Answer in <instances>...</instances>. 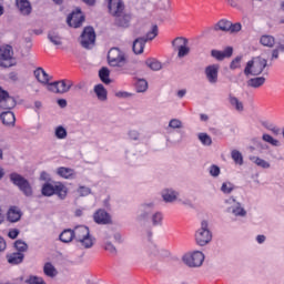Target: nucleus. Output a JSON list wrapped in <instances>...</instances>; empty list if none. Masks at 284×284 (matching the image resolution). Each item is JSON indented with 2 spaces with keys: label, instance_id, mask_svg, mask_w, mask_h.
<instances>
[{
  "label": "nucleus",
  "instance_id": "f257e3e1",
  "mask_svg": "<svg viewBox=\"0 0 284 284\" xmlns=\"http://www.w3.org/2000/svg\"><path fill=\"white\" fill-rule=\"evenodd\" d=\"M17 105V100L10 97L8 91L0 88V110H7L0 114V119L3 125H14L17 119L14 113L11 111Z\"/></svg>",
  "mask_w": 284,
  "mask_h": 284
},
{
  "label": "nucleus",
  "instance_id": "f03ea898",
  "mask_svg": "<svg viewBox=\"0 0 284 284\" xmlns=\"http://www.w3.org/2000/svg\"><path fill=\"white\" fill-rule=\"evenodd\" d=\"M75 245L80 250H92L97 243V239L90 233V227L85 225L75 226Z\"/></svg>",
  "mask_w": 284,
  "mask_h": 284
},
{
  "label": "nucleus",
  "instance_id": "7ed1b4c3",
  "mask_svg": "<svg viewBox=\"0 0 284 284\" xmlns=\"http://www.w3.org/2000/svg\"><path fill=\"white\" fill-rule=\"evenodd\" d=\"M266 67L267 60L261 55L256 57L246 63L244 74L246 77H250V74H252L253 77H258V74H263V70H265Z\"/></svg>",
  "mask_w": 284,
  "mask_h": 284
},
{
  "label": "nucleus",
  "instance_id": "20e7f679",
  "mask_svg": "<svg viewBox=\"0 0 284 284\" xmlns=\"http://www.w3.org/2000/svg\"><path fill=\"white\" fill-rule=\"evenodd\" d=\"M195 242L200 247H205L212 242V231H210V223L207 220H203L200 227L195 232Z\"/></svg>",
  "mask_w": 284,
  "mask_h": 284
},
{
  "label": "nucleus",
  "instance_id": "39448f33",
  "mask_svg": "<svg viewBox=\"0 0 284 284\" xmlns=\"http://www.w3.org/2000/svg\"><path fill=\"white\" fill-rule=\"evenodd\" d=\"M11 183L16 185L24 194V196H32V185L30 182L19 173H11L9 176Z\"/></svg>",
  "mask_w": 284,
  "mask_h": 284
},
{
  "label": "nucleus",
  "instance_id": "423d86ee",
  "mask_svg": "<svg viewBox=\"0 0 284 284\" xmlns=\"http://www.w3.org/2000/svg\"><path fill=\"white\" fill-rule=\"evenodd\" d=\"M182 261L187 267H201L203 261H205V254L201 251H194L192 253H186L183 255Z\"/></svg>",
  "mask_w": 284,
  "mask_h": 284
},
{
  "label": "nucleus",
  "instance_id": "0eeeda50",
  "mask_svg": "<svg viewBox=\"0 0 284 284\" xmlns=\"http://www.w3.org/2000/svg\"><path fill=\"white\" fill-rule=\"evenodd\" d=\"M108 62L112 68H121L125 65V54L119 48H112L108 53Z\"/></svg>",
  "mask_w": 284,
  "mask_h": 284
},
{
  "label": "nucleus",
  "instance_id": "6e6552de",
  "mask_svg": "<svg viewBox=\"0 0 284 284\" xmlns=\"http://www.w3.org/2000/svg\"><path fill=\"white\" fill-rule=\"evenodd\" d=\"M14 52L10 45H4L0 48V67L1 68H12L14 65Z\"/></svg>",
  "mask_w": 284,
  "mask_h": 284
},
{
  "label": "nucleus",
  "instance_id": "1a4fd4ad",
  "mask_svg": "<svg viewBox=\"0 0 284 284\" xmlns=\"http://www.w3.org/2000/svg\"><path fill=\"white\" fill-rule=\"evenodd\" d=\"M187 38L178 37L172 41L173 50H178V58L183 59L190 54V47H187Z\"/></svg>",
  "mask_w": 284,
  "mask_h": 284
},
{
  "label": "nucleus",
  "instance_id": "9d476101",
  "mask_svg": "<svg viewBox=\"0 0 284 284\" xmlns=\"http://www.w3.org/2000/svg\"><path fill=\"white\" fill-rule=\"evenodd\" d=\"M94 41H97V33H94V28L92 27L84 28L81 34V40H80L82 48L90 50V48L94 47Z\"/></svg>",
  "mask_w": 284,
  "mask_h": 284
},
{
  "label": "nucleus",
  "instance_id": "9b49d317",
  "mask_svg": "<svg viewBox=\"0 0 284 284\" xmlns=\"http://www.w3.org/2000/svg\"><path fill=\"white\" fill-rule=\"evenodd\" d=\"M47 88L49 92H54L55 94H65V92H70L72 82L70 80H61L58 82L49 83Z\"/></svg>",
  "mask_w": 284,
  "mask_h": 284
},
{
  "label": "nucleus",
  "instance_id": "f8f14e48",
  "mask_svg": "<svg viewBox=\"0 0 284 284\" xmlns=\"http://www.w3.org/2000/svg\"><path fill=\"white\" fill-rule=\"evenodd\" d=\"M145 36L143 37V43L154 41L159 37V26L153 22L144 23Z\"/></svg>",
  "mask_w": 284,
  "mask_h": 284
},
{
  "label": "nucleus",
  "instance_id": "ddd939ff",
  "mask_svg": "<svg viewBox=\"0 0 284 284\" xmlns=\"http://www.w3.org/2000/svg\"><path fill=\"white\" fill-rule=\"evenodd\" d=\"M83 21H85V18L81 13V9H77L67 18V23L70 28H81Z\"/></svg>",
  "mask_w": 284,
  "mask_h": 284
},
{
  "label": "nucleus",
  "instance_id": "4468645a",
  "mask_svg": "<svg viewBox=\"0 0 284 284\" xmlns=\"http://www.w3.org/2000/svg\"><path fill=\"white\" fill-rule=\"evenodd\" d=\"M93 221L98 225H110L112 223V216L103 209H99L93 214Z\"/></svg>",
  "mask_w": 284,
  "mask_h": 284
},
{
  "label": "nucleus",
  "instance_id": "2eb2a0df",
  "mask_svg": "<svg viewBox=\"0 0 284 284\" xmlns=\"http://www.w3.org/2000/svg\"><path fill=\"white\" fill-rule=\"evenodd\" d=\"M109 1V12L113 17H123V1L122 0H108Z\"/></svg>",
  "mask_w": 284,
  "mask_h": 284
},
{
  "label": "nucleus",
  "instance_id": "dca6fc26",
  "mask_svg": "<svg viewBox=\"0 0 284 284\" xmlns=\"http://www.w3.org/2000/svg\"><path fill=\"white\" fill-rule=\"evenodd\" d=\"M219 64H211L205 68L204 72L209 83L214 84L219 82Z\"/></svg>",
  "mask_w": 284,
  "mask_h": 284
},
{
  "label": "nucleus",
  "instance_id": "f3484780",
  "mask_svg": "<svg viewBox=\"0 0 284 284\" xmlns=\"http://www.w3.org/2000/svg\"><path fill=\"white\" fill-rule=\"evenodd\" d=\"M179 191L170 187H166L161 192L164 203H176V201H179Z\"/></svg>",
  "mask_w": 284,
  "mask_h": 284
},
{
  "label": "nucleus",
  "instance_id": "a211bd4d",
  "mask_svg": "<svg viewBox=\"0 0 284 284\" xmlns=\"http://www.w3.org/2000/svg\"><path fill=\"white\" fill-rule=\"evenodd\" d=\"M232 54H234V48L232 47H226L224 51H219L216 49H213L211 51V57H213V59H216V61H224L225 59H230Z\"/></svg>",
  "mask_w": 284,
  "mask_h": 284
},
{
  "label": "nucleus",
  "instance_id": "6ab92c4d",
  "mask_svg": "<svg viewBox=\"0 0 284 284\" xmlns=\"http://www.w3.org/2000/svg\"><path fill=\"white\" fill-rule=\"evenodd\" d=\"M23 216V212L18 206H11L7 212V221L9 223H19L21 217Z\"/></svg>",
  "mask_w": 284,
  "mask_h": 284
},
{
  "label": "nucleus",
  "instance_id": "aec40b11",
  "mask_svg": "<svg viewBox=\"0 0 284 284\" xmlns=\"http://www.w3.org/2000/svg\"><path fill=\"white\" fill-rule=\"evenodd\" d=\"M16 6L23 17L32 14V4L28 0H16Z\"/></svg>",
  "mask_w": 284,
  "mask_h": 284
},
{
  "label": "nucleus",
  "instance_id": "412c9836",
  "mask_svg": "<svg viewBox=\"0 0 284 284\" xmlns=\"http://www.w3.org/2000/svg\"><path fill=\"white\" fill-rule=\"evenodd\" d=\"M75 237H77V227H74L73 230L65 229L60 233L59 241H61V243H72V241H75Z\"/></svg>",
  "mask_w": 284,
  "mask_h": 284
},
{
  "label": "nucleus",
  "instance_id": "4be33fe9",
  "mask_svg": "<svg viewBox=\"0 0 284 284\" xmlns=\"http://www.w3.org/2000/svg\"><path fill=\"white\" fill-rule=\"evenodd\" d=\"M54 195L61 201H65L68 197V186L63 182H54Z\"/></svg>",
  "mask_w": 284,
  "mask_h": 284
},
{
  "label": "nucleus",
  "instance_id": "5701e85b",
  "mask_svg": "<svg viewBox=\"0 0 284 284\" xmlns=\"http://www.w3.org/2000/svg\"><path fill=\"white\" fill-rule=\"evenodd\" d=\"M37 81L42 83V85H50V75L43 70V68H38L33 72Z\"/></svg>",
  "mask_w": 284,
  "mask_h": 284
},
{
  "label": "nucleus",
  "instance_id": "b1692460",
  "mask_svg": "<svg viewBox=\"0 0 284 284\" xmlns=\"http://www.w3.org/2000/svg\"><path fill=\"white\" fill-rule=\"evenodd\" d=\"M126 136H128V140L131 142V143H141V139L143 136V133L141 131V129H130L126 133Z\"/></svg>",
  "mask_w": 284,
  "mask_h": 284
},
{
  "label": "nucleus",
  "instance_id": "393cba45",
  "mask_svg": "<svg viewBox=\"0 0 284 284\" xmlns=\"http://www.w3.org/2000/svg\"><path fill=\"white\" fill-rule=\"evenodd\" d=\"M58 176H61V179L72 180L77 178V173L73 169L60 166L57 169Z\"/></svg>",
  "mask_w": 284,
  "mask_h": 284
},
{
  "label": "nucleus",
  "instance_id": "a878e982",
  "mask_svg": "<svg viewBox=\"0 0 284 284\" xmlns=\"http://www.w3.org/2000/svg\"><path fill=\"white\" fill-rule=\"evenodd\" d=\"M226 203H235V207H233L232 210V214H234V216H247V211H245V209H243L240 204V202H236V199L234 197H230Z\"/></svg>",
  "mask_w": 284,
  "mask_h": 284
},
{
  "label": "nucleus",
  "instance_id": "bb28decb",
  "mask_svg": "<svg viewBox=\"0 0 284 284\" xmlns=\"http://www.w3.org/2000/svg\"><path fill=\"white\" fill-rule=\"evenodd\" d=\"M149 222L151 223L152 227H161L163 225V213L156 211L155 213L149 216Z\"/></svg>",
  "mask_w": 284,
  "mask_h": 284
},
{
  "label": "nucleus",
  "instance_id": "cd10ccee",
  "mask_svg": "<svg viewBox=\"0 0 284 284\" xmlns=\"http://www.w3.org/2000/svg\"><path fill=\"white\" fill-rule=\"evenodd\" d=\"M43 274L49 278H54V276L59 274V271H57V267H54V264H52L51 262H45L43 265Z\"/></svg>",
  "mask_w": 284,
  "mask_h": 284
},
{
  "label": "nucleus",
  "instance_id": "c85d7f7f",
  "mask_svg": "<svg viewBox=\"0 0 284 284\" xmlns=\"http://www.w3.org/2000/svg\"><path fill=\"white\" fill-rule=\"evenodd\" d=\"M23 253L16 252L7 255V261L10 265H20V263H23Z\"/></svg>",
  "mask_w": 284,
  "mask_h": 284
},
{
  "label": "nucleus",
  "instance_id": "c756f323",
  "mask_svg": "<svg viewBox=\"0 0 284 284\" xmlns=\"http://www.w3.org/2000/svg\"><path fill=\"white\" fill-rule=\"evenodd\" d=\"M94 92L99 101H108V90H105V87H103V84L95 85Z\"/></svg>",
  "mask_w": 284,
  "mask_h": 284
},
{
  "label": "nucleus",
  "instance_id": "7c9ffc66",
  "mask_svg": "<svg viewBox=\"0 0 284 284\" xmlns=\"http://www.w3.org/2000/svg\"><path fill=\"white\" fill-rule=\"evenodd\" d=\"M230 28H232V22L230 20H220L215 26V32L221 30L222 32H230Z\"/></svg>",
  "mask_w": 284,
  "mask_h": 284
},
{
  "label": "nucleus",
  "instance_id": "2f4dec72",
  "mask_svg": "<svg viewBox=\"0 0 284 284\" xmlns=\"http://www.w3.org/2000/svg\"><path fill=\"white\" fill-rule=\"evenodd\" d=\"M54 182H45L42 185L41 192L43 196H54Z\"/></svg>",
  "mask_w": 284,
  "mask_h": 284
},
{
  "label": "nucleus",
  "instance_id": "473e14b6",
  "mask_svg": "<svg viewBox=\"0 0 284 284\" xmlns=\"http://www.w3.org/2000/svg\"><path fill=\"white\" fill-rule=\"evenodd\" d=\"M229 103L232 105V108H234L237 112H243L244 106H243V102H241L239 100V98L230 94L229 95Z\"/></svg>",
  "mask_w": 284,
  "mask_h": 284
},
{
  "label": "nucleus",
  "instance_id": "72a5a7b5",
  "mask_svg": "<svg viewBox=\"0 0 284 284\" xmlns=\"http://www.w3.org/2000/svg\"><path fill=\"white\" fill-rule=\"evenodd\" d=\"M54 136L59 141H63V140L68 139V130L64 129L63 125H58L54 129Z\"/></svg>",
  "mask_w": 284,
  "mask_h": 284
},
{
  "label": "nucleus",
  "instance_id": "f704fd0d",
  "mask_svg": "<svg viewBox=\"0 0 284 284\" xmlns=\"http://www.w3.org/2000/svg\"><path fill=\"white\" fill-rule=\"evenodd\" d=\"M99 78L102 81V83H105L106 85L112 82V80H110V70L108 68H105V67L100 69Z\"/></svg>",
  "mask_w": 284,
  "mask_h": 284
},
{
  "label": "nucleus",
  "instance_id": "c9c22d12",
  "mask_svg": "<svg viewBox=\"0 0 284 284\" xmlns=\"http://www.w3.org/2000/svg\"><path fill=\"white\" fill-rule=\"evenodd\" d=\"M265 84L264 77L252 78L247 81L248 88H261V85Z\"/></svg>",
  "mask_w": 284,
  "mask_h": 284
},
{
  "label": "nucleus",
  "instance_id": "e433bc0d",
  "mask_svg": "<svg viewBox=\"0 0 284 284\" xmlns=\"http://www.w3.org/2000/svg\"><path fill=\"white\" fill-rule=\"evenodd\" d=\"M75 196L83 197V196H90L92 194V189L80 185L78 189L74 191Z\"/></svg>",
  "mask_w": 284,
  "mask_h": 284
},
{
  "label": "nucleus",
  "instance_id": "4c0bfd02",
  "mask_svg": "<svg viewBox=\"0 0 284 284\" xmlns=\"http://www.w3.org/2000/svg\"><path fill=\"white\" fill-rule=\"evenodd\" d=\"M132 50L134 54H143V38H138L134 40Z\"/></svg>",
  "mask_w": 284,
  "mask_h": 284
},
{
  "label": "nucleus",
  "instance_id": "58836bf2",
  "mask_svg": "<svg viewBox=\"0 0 284 284\" xmlns=\"http://www.w3.org/2000/svg\"><path fill=\"white\" fill-rule=\"evenodd\" d=\"M48 39L51 43H53V45H61L62 43L61 36H59V32L57 31H50L48 33Z\"/></svg>",
  "mask_w": 284,
  "mask_h": 284
},
{
  "label": "nucleus",
  "instance_id": "ea45409f",
  "mask_svg": "<svg viewBox=\"0 0 284 284\" xmlns=\"http://www.w3.org/2000/svg\"><path fill=\"white\" fill-rule=\"evenodd\" d=\"M145 64L148 65V68H150V70H153L155 72L163 68V64H161V62L156 59H149L146 60Z\"/></svg>",
  "mask_w": 284,
  "mask_h": 284
},
{
  "label": "nucleus",
  "instance_id": "a19ab883",
  "mask_svg": "<svg viewBox=\"0 0 284 284\" xmlns=\"http://www.w3.org/2000/svg\"><path fill=\"white\" fill-rule=\"evenodd\" d=\"M260 43H262V45H265L266 48H274V37L272 36H262L260 39Z\"/></svg>",
  "mask_w": 284,
  "mask_h": 284
},
{
  "label": "nucleus",
  "instance_id": "79ce46f5",
  "mask_svg": "<svg viewBox=\"0 0 284 284\" xmlns=\"http://www.w3.org/2000/svg\"><path fill=\"white\" fill-rule=\"evenodd\" d=\"M231 156L235 165H243V154L239 150H233Z\"/></svg>",
  "mask_w": 284,
  "mask_h": 284
},
{
  "label": "nucleus",
  "instance_id": "37998d69",
  "mask_svg": "<svg viewBox=\"0 0 284 284\" xmlns=\"http://www.w3.org/2000/svg\"><path fill=\"white\" fill-rule=\"evenodd\" d=\"M126 161L130 165H134L141 161V151L139 153L126 154Z\"/></svg>",
  "mask_w": 284,
  "mask_h": 284
},
{
  "label": "nucleus",
  "instance_id": "c03bdc74",
  "mask_svg": "<svg viewBox=\"0 0 284 284\" xmlns=\"http://www.w3.org/2000/svg\"><path fill=\"white\" fill-rule=\"evenodd\" d=\"M14 247L18 251V253H20V254H21V252H28V244L22 240L16 241Z\"/></svg>",
  "mask_w": 284,
  "mask_h": 284
},
{
  "label": "nucleus",
  "instance_id": "a18cd8bd",
  "mask_svg": "<svg viewBox=\"0 0 284 284\" xmlns=\"http://www.w3.org/2000/svg\"><path fill=\"white\" fill-rule=\"evenodd\" d=\"M252 161H254L255 164H257L258 168H263V170H268L270 162L261 159V158H252Z\"/></svg>",
  "mask_w": 284,
  "mask_h": 284
},
{
  "label": "nucleus",
  "instance_id": "49530a36",
  "mask_svg": "<svg viewBox=\"0 0 284 284\" xmlns=\"http://www.w3.org/2000/svg\"><path fill=\"white\" fill-rule=\"evenodd\" d=\"M262 139L266 143L274 145V148H278V145H281V142H278V140H276V139H273L272 135H270V134H263Z\"/></svg>",
  "mask_w": 284,
  "mask_h": 284
},
{
  "label": "nucleus",
  "instance_id": "de8ad7c7",
  "mask_svg": "<svg viewBox=\"0 0 284 284\" xmlns=\"http://www.w3.org/2000/svg\"><path fill=\"white\" fill-rule=\"evenodd\" d=\"M233 191L234 184H232L231 182H224L221 186V192H223L224 194H232Z\"/></svg>",
  "mask_w": 284,
  "mask_h": 284
},
{
  "label": "nucleus",
  "instance_id": "09e8293b",
  "mask_svg": "<svg viewBox=\"0 0 284 284\" xmlns=\"http://www.w3.org/2000/svg\"><path fill=\"white\" fill-rule=\"evenodd\" d=\"M199 140L203 145H212V138L207 135V133H200L199 134Z\"/></svg>",
  "mask_w": 284,
  "mask_h": 284
},
{
  "label": "nucleus",
  "instance_id": "8fccbe9b",
  "mask_svg": "<svg viewBox=\"0 0 284 284\" xmlns=\"http://www.w3.org/2000/svg\"><path fill=\"white\" fill-rule=\"evenodd\" d=\"M169 128H171L172 130H181V128H183V122H181V120L179 119H172L169 122Z\"/></svg>",
  "mask_w": 284,
  "mask_h": 284
},
{
  "label": "nucleus",
  "instance_id": "3c124183",
  "mask_svg": "<svg viewBox=\"0 0 284 284\" xmlns=\"http://www.w3.org/2000/svg\"><path fill=\"white\" fill-rule=\"evenodd\" d=\"M103 248L110 254H116V247L110 241L103 242Z\"/></svg>",
  "mask_w": 284,
  "mask_h": 284
},
{
  "label": "nucleus",
  "instance_id": "603ef678",
  "mask_svg": "<svg viewBox=\"0 0 284 284\" xmlns=\"http://www.w3.org/2000/svg\"><path fill=\"white\" fill-rule=\"evenodd\" d=\"M241 61H243L242 55H237L235 59L232 60L230 64L231 70H236L237 68H241Z\"/></svg>",
  "mask_w": 284,
  "mask_h": 284
},
{
  "label": "nucleus",
  "instance_id": "864d4df0",
  "mask_svg": "<svg viewBox=\"0 0 284 284\" xmlns=\"http://www.w3.org/2000/svg\"><path fill=\"white\" fill-rule=\"evenodd\" d=\"M209 172L214 179H216L217 176L221 175V168H219V165L216 164H213L211 165Z\"/></svg>",
  "mask_w": 284,
  "mask_h": 284
},
{
  "label": "nucleus",
  "instance_id": "5fc2aeb1",
  "mask_svg": "<svg viewBox=\"0 0 284 284\" xmlns=\"http://www.w3.org/2000/svg\"><path fill=\"white\" fill-rule=\"evenodd\" d=\"M27 283H29V284H47L45 281H43L42 277H39V276H30L27 280Z\"/></svg>",
  "mask_w": 284,
  "mask_h": 284
},
{
  "label": "nucleus",
  "instance_id": "6e6d98bb",
  "mask_svg": "<svg viewBox=\"0 0 284 284\" xmlns=\"http://www.w3.org/2000/svg\"><path fill=\"white\" fill-rule=\"evenodd\" d=\"M262 125L266 128V130H271V132H274L275 134H278V129L274 126V124L268 122H263Z\"/></svg>",
  "mask_w": 284,
  "mask_h": 284
},
{
  "label": "nucleus",
  "instance_id": "4d7b16f0",
  "mask_svg": "<svg viewBox=\"0 0 284 284\" xmlns=\"http://www.w3.org/2000/svg\"><path fill=\"white\" fill-rule=\"evenodd\" d=\"M115 97H118V99H130V97H132V93L128 91H118L115 93Z\"/></svg>",
  "mask_w": 284,
  "mask_h": 284
},
{
  "label": "nucleus",
  "instance_id": "13d9d810",
  "mask_svg": "<svg viewBox=\"0 0 284 284\" xmlns=\"http://www.w3.org/2000/svg\"><path fill=\"white\" fill-rule=\"evenodd\" d=\"M40 181H45V183H50V181H52V176L43 171L41 174H40Z\"/></svg>",
  "mask_w": 284,
  "mask_h": 284
},
{
  "label": "nucleus",
  "instance_id": "bf43d9fd",
  "mask_svg": "<svg viewBox=\"0 0 284 284\" xmlns=\"http://www.w3.org/2000/svg\"><path fill=\"white\" fill-rule=\"evenodd\" d=\"M241 28H242V26H241V23H232L231 22V28H230V30H229V32H232V33H234V32H241Z\"/></svg>",
  "mask_w": 284,
  "mask_h": 284
},
{
  "label": "nucleus",
  "instance_id": "052dcab7",
  "mask_svg": "<svg viewBox=\"0 0 284 284\" xmlns=\"http://www.w3.org/2000/svg\"><path fill=\"white\" fill-rule=\"evenodd\" d=\"M112 239V231L108 230L102 233V241L103 243L110 241Z\"/></svg>",
  "mask_w": 284,
  "mask_h": 284
},
{
  "label": "nucleus",
  "instance_id": "680f3d73",
  "mask_svg": "<svg viewBox=\"0 0 284 284\" xmlns=\"http://www.w3.org/2000/svg\"><path fill=\"white\" fill-rule=\"evenodd\" d=\"M135 90L139 93L143 92V80L142 79H138L135 81Z\"/></svg>",
  "mask_w": 284,
  "mask_h": 284
},
{
  "label": "nucleus",
  "instance_id": "e2e57ef3",
  "mask_svg": "<svg viewBox=\"0 0 284 284\" xmlns=\"http://www.w3.org/2000/svg\"><path fill=\"white\" fill-rule=\"evenodd\" d=\"M8 236L9 239H13V240L17 239V236H19V230L18 229L10 230L8 233Z\"/></svg>",
  "mask_w": 284,
  "mask_h": 284
},
{
  "label": "nucleus",
  "instance_id": "0e129e2a",
  "mask_svg": "<svg viewBox=\"0 0 284 284\" xmlns=\"http://www.w3.org/2000/svg\"><path fill=\"white\" fill-rule=\"evenodd\" d=\"M280 50L276 48L272 51L271 61H274L275 59H278Z\"/></svg>",
  "mask_w": 284,
  "mask_h": 284
},
{
  "label": "nucleus",
  "instance_id": "69168bd1",
  "mask_svg": "<svg viewBox=\"0 0 284 284\" xmlns=\"http://www.w3.org/2000/svg\"><path fill=\"white\" fill-rule=\"evenodd\" d=\"M7 247L6 240L0 236V252H4Z\"/></svg>",
  "mask_w": 284,
  "mask_h": 284
},
{
  "label": "nucleus",
  "instance_id": "338daca9",
  "mask_svg": "<svg viewBox=\"0 0 284 284\" xmlns=\"http://www.w3.org/2000/svg\"><path fill=\"white\" fill-rule=\"evenodd\" d=\"M9 79L11 81H19V74H17V72H11L9 73Z\"/></svg>",
  "mask_w": 284,
  "mask_h": 284
},
{
  "label": "nucleus",
  "instance_id": "774afa93",
  "mask_svg": "<svg viewBox=\"0 0 284 284\" xmlns=\"http://www.w3.org/2000/svg\"><path fill=\"white\" fill-rule=\"evenodd\" d=\"M58 105L61 108H67L68 106V101L65 99H59L58 100Z\"/></svg>",
  "mask_w": 284,
  "mask_h": 284
}]
</instances>
